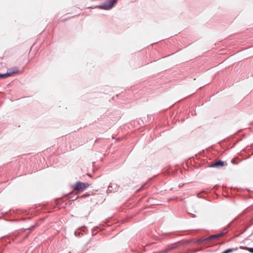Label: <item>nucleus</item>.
Instances as JSON below:
<instances>
[{
    "label": "nucleus",
    "mask_w": 253,
    "mask_h": 253,
    "mask_svg": "<svg viewBox=\"0 0 253 253\" xmlns=\"http://www.w3.org/2000/svg\"><path fill=\"white\" fill-rule=\"evenodd\" d=\"M173 248H166L165 250L162 251H159V253H166L168 252L169 251L172 250Z\"/></svg>",
    "instance_id": "obj_8"
},
{
    "label": "nucleus",
    "mask_w": 253,
    "mask_h": 253,
    "mask_svg": "<svg viewBox=\"0 0 253 253\" xmlns=\"http://www.w3.org/2000/svg\"><path fill=\"white\" fill-rule=\"evenodd\" d=\"M90 195V193H86L85 194H83L82 195H81L80 196H78L77 197V198H84V197H87V196H89Z\"/></svg>",
    "instance_id": "obj_9"
},
{
    "label": "nucleus",
    "mask_w": 253,
    "mask_h": 253,
    "mask_svg": "<svg viewBox=\"0 0 253 253\" xmlns=\"http://www.w3.org/2000/svg\"><path fill=\"white\" fill-rule=\"evenodd\" d=\"M19 70L17 67H15L12 69H9L6 73L0 74V79H4L7 77H10L13 74L16 73L18 72Z\"/></svg>",
    "instance_id": "obj_2"
},
{
    "label": "nucleus",
    "mask_w": 253,
    "mask_h": 253,
    "mask_svg": "<svg viewBox=\"0 0 253 253\" xmlns=\"http://www.w3.org/2000/svg\"><path fill=\"white\" fill-rule=\"evenodd\" d=\"M117 0H107L100 4L98 7L101 9L109 10L111 9L116 3Z\"/></svg>",
    "instance_id": "obj_1"
},
{
    "label": "nucleus",
    "mask_w": 253,
    "mask_h": 253,
    "mask_svg": "<svg viewBox=\"0 0 253 253\" xmlns=\"http://www.w3.org/2000/svg\"><path fill=\"white\" fill-rule=\"evenodd\" d=\"M119 188V186L114 183H110L107 189L108 193L116 192Z\"/></svg>",
    "instance_id": "obj_5"
},
{
    "label": "nucleus",
    "mask_w": 253,
    "mask_h": 253,
    "mask_svg": "<svg viewBox=\"0 0 253 253\" xmlns=\"http://www.w3.org/2000/svg\"><path fill=\"white\" fill-rule=\"evenodd\" d=\"M225 229L226 228H224V229L223 230V231L222 232H224L225 231ZM226 229L227 230V229L226 228Z\"/></svg>",
    "instance_id": "obj_14"
},
{
    "label": "nucleus",
    "mask_w": 253,
    "mask_h": 253,
    "mask_svg": "<svg viewBox=\"0 0 253 253\" xmlns=\"http://www.w3.org/2000/svg\"><path fill=\"white\" fill-rule=\"evenodd\" d=\"M205 238H204V239H199L198 240V242L199 243H205V242H208V240H205Z\"/></svg>",
    "instance_id": "obj_10"
},
{
    "label": "nucleus",
    "mask_w": 253,
    "mask_h": 253,
    "mask_svg": "<svg viewBox=\"0 0 253 253\" xmlns=\"http://www.w3.org/2000/svg\"><path fill=\"white\" fill-rule=\"evenodd\" d=\"M227 232H228V230L225 229V232H221L220 233L217 234H214V235H211V236H210L208 237L205 238V240H208V242H210L211 241L215 240L217 239V238L224 236Z\"/></svg>",
    "instance_id": "obj_3"
},
{
    "label": "nucleus",
    "mask_w": 253,
    "mask_h": 253,
    "mask_svg": "<svg viewBox=\"0 0 253 253\" xmlns=\"http://www.w3.org/2000/svg\"><path fill=\"white\" fill-rule=\"evenodd\" d=\"M89 186V184L87 183H83V187L84 189V190L86 189L88 186Z\"/></svg>",
    "instance_id": "obj_11"
},
{
    "label": "nucleus",
    "mask_w": 253,
    "mask_h": 253,
    "mask_svg": "<svg viewBox=\"0 0 253 253\" xmlns=\"http://www.w3.org/2000/svg\"><path fill=\"white\" fill-rule=\"evenodd\" d=\"M246 249L250 253H253V248H246Z\"/></svg>",
    "instance_id": "obj_12"
},
{
    "label": "nucleus",
    "mask_w": 253,
    "mask_h": 253,
    "mask_svg": "<svg viewBox=\"0 0 253 253\" xmlns=\"http://www.w3.org/2000/svg\"><path fill=\"white\" fill-rule=\"evenodd\" d=\"M237 250H238V248H229L225 251V252H226V253H230L234 251H237Z\"/></svg>",
    "instance_id": "obj_7"
},
{
    "label": "nucleus",
    "mask_w": 253,
    "mask_h": 253,
    "mask_svg": "<svg viewBox=\"0 0 253 253\" xmlns=\"http://www.w3.org/2000/svg\"><path fill=\"white\" fill-rule=\"evenodd\" d=\"M144 185H145V184L141 186V187L140 188V189L143 188V187L144 186Z\"/></svg>",
    "instance_id": "obj_15"
},
{
    "label": "nucleus",
    "mask_w": 253,
    "mask_h": 253,
    "mask_svg": "<svg viewBox=\"0 0 253 253\" xmlns=\"http://www.w3.org/2000/svg\"><path fill=\"white\" fill-rule=\"evenodd\" d=\"M74 234H75V235L76 236H77V234H78V235H79V236H80V234L82 235V233H81V232H78V231H75V233H74Z\"/></svg>",
    "instance_id": "obj_13"
},
{
    "label": "nucleus",
    "mask_w": 253,
    "mask_h": 253,
    "mask_svg": "<svg viewBox=\"0 0 253 253\" xmlns=\"http://www.w3.org/2000/svg\"><path fill=\"white\" fill-rule=\"evenodd\" d=\"M224 166V162L219 160H218L217 161H216V162L214 163L213 164H212L211 165V167H213V168H218V167H223Z\"/></svg>",
    "instance_id": "obj_6"
},
{
    "label": "nucleus",
    "mask_w": 253,
    "mask_h": 253,
    "mask_svg": "<svg viewBox=\"0 0 253 253\" xmlns=\"http://www.w3.org/2000/svg\"><path fill=\"white\" fill-rule=\"evenodd\" d=\"M83 185V182L78 181L74 185V190L77 193H78L80 192H82L83 191H84Z\"/></svg>",
    "instance_id": "obj_4"
},
{
    "label": "nucleus",
    "mask_w": 253,
    "mask_h": 253,
    "mask_svg": "<svg viewBox=\"0 0 253 253\" xmlns=\"http://www.w3.org/2000/svg\"><path fill=\"white\" fill-rule=\"evenodd\" d=\"M226 253V252H225V251H223L222 253Z\"/></svg>",
    "instance_id": "obj_16"
}]
</instances>
